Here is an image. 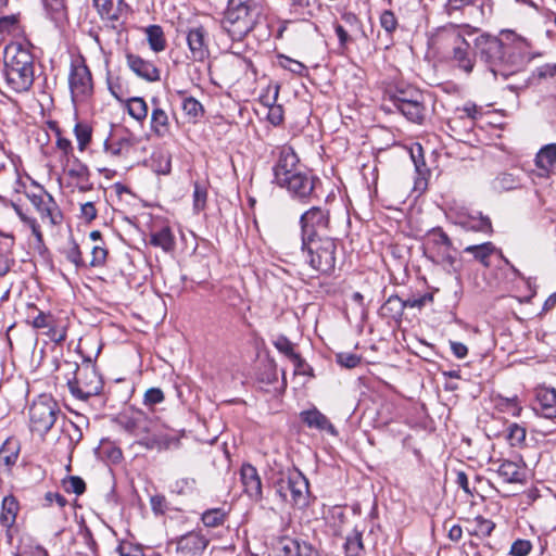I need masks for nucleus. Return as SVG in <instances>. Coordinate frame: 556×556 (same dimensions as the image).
<instances>
[{"label": "nucleus", "mask_w": 556, "mask_h": 556, "mask_svg": "<svg viewBox=\"0 0 556 556\" xmlns=\"http://www.w3.org/2000/svg\"><path fill=\"white\" fill-rule=\"evenodd\" d=\"M510 43H504L497 37L480 35L475 39L476 53L495 77L507 78L515 72L521 71L534 58L542 56L541 52H531L530 42L513 33H507Z\"/></svg>", "instance_id": "obj_1"}, {"label": "nucleus", "mask_w": 556, "mask_h": 556, "mask_svg": "<svg viewBox=\"0 0 556 556\" xmlns=\"http://www.w3.org/2000/svg\"><path fill=\"white\" fill-rule=\"evenodd\" d=\"M3 76L7 87L13 92H26L31 88L35 66L34 56L28 48L21 43H11L5 47Z\"/></svg>", "instance_id": "obj_2"}, {"label": "nucleus", "mask_w": 556, "mask_h": 556, "mask_svg": "<svg viewBox=\"0 0 556 556\" xmlns=\"http://www.w3.org/2000/svg\"><path fill=\"white\" fill-rule=\"evenodd\" d=\"M129 433L138 439L139 445L150 451L160 452L179 446L178 438L163 432L155 422L144 417L134 419Z\"/></svg>", "instance_id": "obj_3"}, {"label": "nucleus", "mask_w": 556, "mask_h": 556, "mask_svg": "<svg viewBox=\"0 0 556 556\" xmlns=\"http://www.w3.org/2000/svg\"><path fill=\"white\" fill-rule=\"evenodd\" d=\"M336 242L329 237L302 240V251L306 253L312 269L320 274H330L336 264Z\"/></svg>", "instance_id": "obj_4"}, {"label": "nucleus", "mask_w": 556, "mask_h": 556, "mask_svg": "<svg viewBox=\"0 0 556 556\" xmlns=\"http://www.w3.org/2000/svg\"><path fill=\"white\" fill-rule=\"evenodd\" d=\"M60 415L58 403L49 395H40L29 407L30 430L45 435L51 430Z\"/></svg>", "instance_id": "obj_5"}, {"label": "nucleus", "mask_w": 556, "mask_h": 556, "mask_svg": "<svg viewBox=\"0 0 556 556\" xmlns=\"http://www.w3.org/2000/svg\"><path fill=\"white\" fill-rule=\"evenodd\" d=\"M260 12L228 5L222 20L223 29L232 40H242L255 26Z\"/></svg>", "instance_id": "obj_6"}, {"label": "nucleus", "mask_w": 556, "mask_h": 556, "mask_svg": "<svg viewBox=\"0 0 556 556\" xmlns=\"http://www.w3.org/2000/svg\"><path fill=\"white\" fill-rule=\"evenodd\" d=\"M67 386L73 396L86 401L101 392L103 382L94 366L86 364L81 367L76 365L75 377L67 381Z\"/></svg>", "instance_id": "obj_7"}, {"label": "nucleus", "mask_w": 556, "mask_h": 556, "mask_svg": "<svg viewBox=\"0 0 556 556\" xmlns=\"http://www.w3.org/2000/svg\"><path fill=\"white\" fill-rule=\"evenodd\" d=\"M277 493L282 501L305 507L308 503V481L300 471H295L278 481Z\"/></svg>", "instance_id": "obj_8"}, {"label": "nucleus", "mask_w": 556, "mask_h": 556, "mask_svg": "<svg viewBox=\"0 0 556 556\" xmlns=\"http://www.w3.org/2000/svg\"><path fill=\"white\" fill-rule=\"evenodd\" d=\"M441 36L452 45V60L456 66L469 74L475 66V53L470 50L469 42L453 25L444 27Z\"/></svg>", "instance_id": "obj_9"}, {"label": "nucleus", "mask_w": 556, "mask_h": 556, "mask_svg": "<svg viewBox=\"0 0 556 556\" xmlns=\"http://www.w3.org/2000/svg\"><path fill=\"white\" fill-rule=\"evenodd\" d=\"M68 86L74 103H83L91 97L93 92L91 73L83 61L71 64Z\"/></svg>", "instance_id": "obj_10"}, {"label": "nucleus", "mask_w": 556, "mask_h": 556, "mask_svg": "<svg viewBox=\"0 0 556 556\" xmlns=\"http://www.w3.org/2000/svg\"><path fill=\"white\" fill-rule=\"evenodd\" d=\"M453 243L450 237L441 229L433 228L427 235V251L430 258L453 266L455 257L451 254Z\"/></svg>", "instance_id": "obj_11"}, {"label": "nucleus", "mask_w": 556, "mask_h": 556, "mask_svg": "<svg viewBox=\"0 0 556 556\" xmlns=\"http://www.w3.org/2000/svg\"><path fill=\"white\" fill-rule=\"evenodd\" d=\"M94 5L103 21L116 30L123 28L130 8L124 0H93Z\"/></svg>", "instance_id": "obj_12"}, {"label": "nucleus", "mask_w": 556, "mask_h": 556, "mask_svg": "<svg viewBox=\"0 0 556 556\" xmlns=\"http://www.w3.org/2000/svg\"><path fill=\"white\" fill-rule=\"evenodd\" d=\"M302 240L311 238H321L320 231L328 229L329 213L320 207L314 206L302 214L301 219Z\"/></svg>", "instance_id": "obj_13"}, {"label": "nucleus", "mask_w": 556, "mask_h": 556, "mask_svg": "<svg viewBox=\"0 0 556 556\" xmlns=\"http://www.w3.org/2000/svg\"><path fill=\"white\" fill-rule=\"evenodd\" d=\"M488 470L495 472L505 483H522L525 480L521 462L490 457Z\"/></svg>", "instance_id": "obj_14"}, {"label": "nucleus", "mask_w": 556, "mask_h": 556, "mask_svg": "<svg viewBox=\"0 0 556 556\" xmlns=\"http://www.w3.org/2000/svg\"><path fill=\"white\" fill-rule=\"evenodd\" d=\"M315 181V177L304 170H300L292 174L290 179L279 182L278 186L287 189L293 198L305 201L313 194Z\"/></svg>", "instance_id": "obj_15"}, {"label": "nucleus", "mask_w": 556, "mask_h": 556, "mask_svg": "<svg viewBox=\"0 0 556 556\" xmlns=\"http://www.w3.org/2000/svg\"><path fill=\"white\" fill-rule=\"evenodd\" d=\"M299 162L300 160L291 147H282L273 168L274 181L278 185L281 181H286V179H290L292 174L300 172Z\"/></svg>", "instance_id": "obj_16"}, {"label": "nucleus", "mask_w": 556, "mask_h": 556, "mask_svg": "<svg viewBox=\"0 0 556 556\" xmlns=\"http://www.w3.org/2000/svg\"><path fill=\"white\" fill-rule=\"evenodd\" d=\"M186 39L190 51L189 58L192 61L202 62L208 56L207 31L203 26L190 28Z\"/></svg>", "instance_id": "obj_17"}, {"label": "nucleus", "mask_w": 556, "mask_h": 556, "mask_svg": "<svg viewBox=\"0 0 556 556\" xmlns=\"http://www.w3.org/2000/svg\"><path fill=\"white\" fill-rule=\"evenodd\" d=\"M208 545V540L198 531H191L177 541L178 556H202Z\"/></svg>", "instance_id": "obj_18"}, {"label": "nucleus", "mask_w": 556, "mask_h": 556, "mask_svg": "<svg viewBox=\"0 0 556 556\" xmlns=\"http://www.w3.org/2000/svg\"><path fill=\"white\" fill-rule=\"evenodd\" d=\"M447 217L455 224L464 228L465 230L479 231V232H491L492 224L489 217H475L464 212H455L451 210Z\"/></svg>", "instance_id": "obj_19"}, {"label": "nucleus", "mask_w": 556, "mask_h": 556, "mask_svg": "<svg viewBox=\"0 0 556 556\" xmlns=\"http://www.w3.org/2000/svg\"><path fill=\"white\" fill-rule=\"evenodd\" d=\"M126 62L128 67L139 77L149 83H155L161 79V72L154 63L142 59L139 55L127 53Z\"/></svg>", "instance_id": "obj_20"}, {"label": "nucleus", "mask_w": 556, "mask_h": 556, "mask_svg": "<svg viewBox=\"0 0 556 556\" xmlns=\"http://www.w3.org/2000/svg\"><path fill=\"white\" fill-rule=\"evenodd\" d=\"M533 409L544 418H556V390L545 387L536 389Z\"/></svg>", "instance_id": "obj_21"}, {"label": "nucleus", "mask_w": 556, "mask_h": 556, "mask_svg": "<svg viewBox=\"0 0 556 556\" xmlns=\"http://www.w3.org/2000/svg\"><path fill=\"white\" fill-rule=\"evenodd\" d=\"M279 556H320L317 548L311 543L292 538H282L279 541Z\"/></svg>", "instance_id": "obj_22"}, {"label": "nucleus", "mask_w": 556, "mask_h": 556, "mask_svg": "<svg viewBox=\"0 0 556 556\" xmlns=\"http://www.w3.org/2000/svg\"><path fill=\"white\" fill-rule=\"evenodd\" d=\"M240 478L244 492L254 501L262 498V482L254 466L243 464L240 469Z\"/></svg>", "instance_id": "obj_23"}, {"label": "nucleus", "mask_w": 556, "mask_h": 556, "mask_svg": "<svg viewBox=\"0 0 556 556\" xmlns=\"http://www.w3.org/2000/svg\"><path fill=\"white\" fill-rule=\"evenodd\" d=\"M301 420L308 427L317 429L319 431H326L331 435H338V430L330 422L326 415L319 412L317 408L303 410L300 414Z\"/></svg>", "instance_id": "obj_24"}, {"label": "nucleus", "mask_w": 556, "mask_h": 556, "mask_svg": "<svg viewBox=\"0 0 556 556\" xmlns=\"http://www.w3.org/2000/svg\"><path fill=\"white\" fill-rule=\"evenodd\" d=\"M153 109L151 112L150 128L151 131L157 137H165L170 131V124L167 113L160 106V101L156 98L151 100Z\"/></svg>", "instance_id": "obj_25"}, {"label": "nucleus", "mask_w": 556, "mask_h": 556, "mask_svg": "<svg viewBox=\"0 0 556 556\" xmlns=\"http://www.w3.org/2000/svg\"><path fill=\"white\" fill-rule=\"evenodd\" d=\"M394 108L413 123L421 124L425 118V98L406 100L403 104L394 105Z\"/></svg>", "instance_id": "obj_26"}, {"label": "nucleus", "mask_w": 556, "mask_h": 556, "mask_svg": "<svg viewBox=\"0 0 556 556\" xmlns=\"http://www.w3.org/2000/svg\"><path fill=\"white\" fill-rule=\"evenodd\" d=\"M136 143L137 139L129 135L108 139L104 143V148L105 152L111 156H127Z\"/></svg>", "instance_id": "obj_27"}, {"label": "nucleus", "mask_w": 556, "mask_h": 556, "mask_svg": "<svg viewBox=\"0 0 556 556\" xmlns=\"http://www.w3.org/2000/svg\"><path fill=\"white\" fill-rule=\"evenodd\" d=\"M20 454V444L16 440H7L0 448V468L3 471H10L11 467L17 462Z\"/></svg>", "instance_id": "obj_28"}, {"label": "nucleus", "mask_w": 556, "mask_h": 556, "mask_svg": "<svg viewBox=\"0 0 556 556\" xmlns=\"http://www.w3.org/2000/svg\"><path fill=\"white\" fill-rule=\"evenodd\" d=\"M150 244L161 248L164 252H172L175 249V236L169 227L164 226L150 233Z\"/></svg>", "instance_id": "obj_29"}, {"label": "nucleus", "mask_w": 556, "mask_h": 556, "mask_svg": "<svg viewBox=\"0 0 556 556\" xmlns=\"http://www.w3.org/2000/svg\"><path fill=\"white\" fill-rule=\"evenodd\" d=\"M20 505L13 495L4 496L1 504L0 522L5 528H11L16 520Z\"/></svg>", "instance_id": "obj_30"}, {"label": "nucleus", "mask_w": 556, "mask_h": 556, "mask_svg": "<svg viewBox=\"0 0 556 556\" xmlns=\"http://www.w3.org/2000/svg\"><path fill=\"white\" fill-rule=\"evenodd\" d=\"M279 93V86H274V93L271 97H263L264 104L268 106L267 118L274 125L278 126L283 122V109L281 105L276 104Z\"/></svg>", "instance_id": "obj_31"}, {"label": "nucleus", "mask_w": 556, "mask_h": 556, "mask_svg": "<svg viewBox=\"0 0 556 556\" xmlns=\"http://www.w3.org/2000/svg\"><path fill=\"white\" fill-rule=\"evenodd\" d=\"M496 251L492 242L468 245L464 249L465 253L471 254L473 258L480 262L484 267L490 266V256Z\"/></svg>", "instance_id": "obj_32"}, {"label": "nucleus", "mask_w": 556, "mask_h": 556, "mask_svg": "<svg viewBox=\"0 0 556 556\" xmlns=\"http://www.w3.org/2000/svg\"><path fill=\"white\" fill-rule=\"evenodd\" d=\"M33 205L37 208L42 218H49L52 224H55L53 217V211L55 208V202L49 193L41 195L34 194L30 198Z\"/></svg>", "instance_id": "obj_33"}, {"label": "nucleus", "mask_w": 556, "mask_h": 556, "mask_svg": "<svg viewBox=\"0 0 556 556\" xmlns=\"http://www.w3.org/2000/svg\"><path fill=\"white\" fill-rule=\"evenodd\" d=\"M556 163V143H549L540 149L535 156V165L548 175Z\"/></svg>", "instance_id": "obj_34"}, {"label": "nucleus", "mask_w": 556, "mask_h": 556, "mask_svg": "<svg viewBox=\"0 0 556 556\" xmlns=\"http://www.w3.org/2000/svg\"><path fill=\"white\" fill-rule=\"evenodd\" d=\"M144 34L150 49L153 52H162L166 48V39L164 31L159 25H150L144 28Z\"/></svg>", "instance_id": "obj_35"}, {"label": "nucleus", "mask_w": 556, "mask_h": 556, "mask_svg": "<svg viewBox=\"0 0 556 556\" xmlns=\"http://www.w3.org/2000/svg\"><path fill=\"white\" fill-rule=\"evenodd\" d=\"M128 114L139 123H142L148 116V104L141 97H134L126 101Z\"/></svg>", "instance_id": "obj_36"}, {"label": "nucleus", "mask_w": 556, "mask_h": 556, "mask_svg": "<svg viewBox=\"0 0 556 556\" xmlns=\"http://www.w3.org/2000/svg\"><path fill=\"white\" fill-rule=\"evenodd\" d=\"M520 186V181L513 174L502 173L497 175L491 184V187L496 192L510 191Z\"/></svg>", "instance_id": "obj_37"}, {"label": "nucleus", "mask_w": 556, "mask_h": 556, "mask_svg": "<svg viewBox=\"0 0 556 556\" xmlns=\"http://www.w3.org/2000/svg\"><path fill=\"white\" fill-rule=\"evenodd\" d=\"M47 16L52 21H61L66 16L65 0H41Z\"/></svg>", "instance_id": "obj_38"}, {"label": "nucleus", "mask_w": 556, "mask_h": 556, "mask_svg": "<svg viewBox=\"0 0 556 556\" xmlns=\"http://www.w3.org/2000/svg\"><path fill=\"white\" fill-rule=\"evenodd\" d=\"M496 407L503 413H507L514 417H518L522 410L517 395L513 397L498 396L496 400Z\"/></svg>", "instance_id": "obj_39"}, {"label": "nucleus", "mask_w": 556, "mask_h": 556, "mask_svg": "<svg viewBox=\"0 0 556 556\" xmlns=\"http://www.w3.org/2000/svg\"><path fill=\"white\" fill-rule=\"evenodd\" d=\"M66 260L75 265L76 268L87 267V263L83 258L79 245L76 241L71 240L68 245L63 249Z\"/></svg>", "instance_id": "obj_40"}, {"label": "nucleus", "mask_w": 556, "mask_h": 556, "mask_svg": "<svg viewBox=\"0 0 556 556\" xmlns=\"http://www.w3.org/2000/svg\"><path fill=\"white\" fill-rule=\"evenodd\" d=\"M363 551L362 534L355 531L346 538L344 544L345 556H363Z\"/></svg>", "instance_id": "obj_41"}, {"label": "nucleus", "mask_w": 556, "mask_h": 556, "mask_svg": "<svg viewBox=\"0 0 556 556\" xmlns=\"http://www.w3.org/2000/svg\"><path fill=\"white\" fill-rule=\"evenodd\" d=\"M227 514L222 508L207 509L202 514V522L208 528L222 526L226 520Z\"/></svg>", "instance_id": "obj_42"}, {"label": "nucleus", "mask_w": 556, "mask_h": 556, "mask_svg": "<svg viewBox=\"0 0 556 556\" xmlns=\"http://www.w3.org/2000/svg\"><path fill=\"white\" fill-rule=\"evenodd\" d=\"M425 98L424 93L416 88L407 87L397 89L394 94L391 97V101L393 105L403 104L406 100H414V99H422Z\"/></svg>", "instance_id": "obj_43"}, {"label": "nucleus", "mask_w": 556, "mask_h": 556, "mask_svg": "<svg viewBox=\"0 0 556 556\" xmlns=\"http://www.w3.org/2000/svg\"><path fill=\"white\" fill-rule=\"evenodd\" d=\"M526 428L514 422L508 426L507 440L511 446H521L526 441Z\"/></svg>", "instance_id": "obj_44"}, {"label": "nucleus", "mask_w": 556, "mask_h": 556, "mask_svg": "<svg viewBox=\"0 0 556 556\" xmlns=\"http://www.w3.org/2000/svg\"><path fill=\"white\" fill-rule=\"evenodd\" d=\"M473 523V529L472 530H468L470 534H475V535H481V536H488L492 533L495 525L489 520V519H485L481 516H478L475 518V520L472 521Z\"/></svg>", "instance_id": "obj_45"}, {"label": "nucleus", "mask_w": 556, "mask_h": 556, "mask_svg": "<svg viewBox=\"0 0 556 556\" xmlns=\"http://www.w3.org/2000/svg\"><path fill=\"white\" fill-rule=\"evenodd\" d=\"M275 348L282 354H285L290 361L299 362V354L294 352L292 342L280 336L274 341Z\"/></svg>", "instance_id": "obj_46"}, {"label": "nucleus", "mask_w": 556, "mask_h": 556, "mask_svg": "<svg viewBox=\"0 0 556 556\" xmlns=\"http://www.w3.org/2000/svg\"><path fill=\"white\" fill-rule=\"evenodd\" d=\"M106 257H108V250H106L105 245L100 244V243L93 244L91 247V260L87 264V266L102 267L106 262Z\"/></svg>", "instance_id": "obj_47"}, {"label": "nucleus", "mask_w": 556, "mask_h": 556, "mask_svg": "<svg viewBox=\"0 0 556 556\" xmlns=\"http://www.w3.org/2000/svg\"><path fill=\"white\" fill-rule=\"evenodd\" d=\"M182 111L192 118H198L203 114L202 104L193 97H187L181 104Z\"/></svg>", "instance_id": "obj_48"}, {"label": "nucleus", "mask_w": 556, "mask_h": 556, "mask_svg": "<svg viewBox=\"0 0 556 556\" xmlns=\"http://www.w3.org/2000/svg\"><path fill=\"white\" fill-rule=\"evenodd\" d=\"M424 299H415L402 302V300L399 296H390L387 303L384 304V307L392 306V308H395L397 313H401L405 306L421 307L424 305Z\"/></svg>", "instance_id": "obj_49"}, {"label": "nucleus", "mask_w": 556, "mask_h": 556, "mask_svg": "<svg viewBox=\"0 0 556 556\" xmlns=\"http://www.w3.org/2000/svg\"><path fill=\"white\" fill-rule=\"evenodd\" d=\"M63 486L66 492H73L76 495H81L86 490L85 481L78 476H71L63 480Z\"/></svg>", "instance_id": "obj_50"}, {"label": "nucleus", "mask_w": 556, "mask_h": 556, "mask_svg": "<svg viewBox=\"0 0 556 556\" xmlns=\"http://www.w3.org/2000/svg\"><path fill=\"white\" fill-rule=\"evenodd\" d=\"M207 191L206 188L199 182L194 184L193 190V208L197 212L204 210L206 205Z\"/></svg>", "instance_id": "obj_51"}, {"label": "nucleus", "mask_w": 556, "mask_h": 556, "mask_svg": "<svg viewBox=\"0 0 556 556\" xmlns=\"http://www.w3.org/2000/svg\"><path fill=\"white\" fill-rule=\"evenodd\" d=\"M397 18L391 10H384L380 15V26L388 33L392 34L397 28Z\"/></svg>", "instance_id": "obj_52"}, {"label": "nucleus", "mask_w": 556, "mask_h": 556, "mask_svg": "<svg viewBox=\"0 0 556 556\" xmlns=\"http://www.w3.org/2000/svg\"><path fill=\"white\" fill-rule=\"evenodd\" d=\"M74 132L78 141L79 149L84 150L91 139V130L89 126L85 124H76Z\"/></svg>", "instance_id": "obj_53"}, {"label": "nucleus", "mask_w": 556, "mask_h": 556, "mask_svg": "<svg viewBox=\"0 0 556 556\" xmlns=\"http://www.w3.org/2000/svg\"><path fill=\"white\" fill-rule=\"evenodd\" d=\"M336 359L338 364L345 368H355L361 363V356L349 352L338 353Z\"/></svg>", "instance_id": "obj_54"}, {"label": "nucleus", "mask_w": 556, "mask_h": 556, "mask_svg": "<svg viewBox=\"0 0 556 556\" xmlns=\"http://www.w3.org/2000/svg\"><path fill=\"white\" fill-rule=\"evenodd\" d=\"M532 548V544L528 540H516L511 546L509 554L513 556H527Z\"/></svg>", "instance_id": "obj_55"}, {"label": "nucleus", "mask_w": 556, "mask_h": 556, "mask_svg": "<svg viewBox=\"0 0 556 556\" xmlns=\"http://www.w3.org/2000/svg\"><path fill=\"white\" fill-rule=\"evenodd\" d=\"M13 208L16 212V214L18 215V217L21 218V220L31 229L33 233L36 237L40 238L41 232H40V229H39V226H38L36 219L25 215L23 213L22 208L16 204H13Z\"/></svg>", "instance_id": "obj_56"}, {"label": "nucleus", "mask_w": 556, "mask_h": 556, "mask_svg": "<svg viewBox=\"0 0 556 556\" xmlns=\"http://www.w3.org/2000/svg\"><path fill=\"white\" fill-rule=\"evenodd\" d=\"M30 318V316H28ZM52 316L50 314H46L41 311H38L37 315L33 317L31 320L27 319V321L34 327V328H48L51 325Z\"/></svg>", "instance_id": "obj_57"}, {"label": "nucleus", "mask_w": 556, "mask_h": 556, "mask_svg": "<svg viewBox=\"0 0 556 556\" xmlns=\"http://www.w3.org/2000/svg\"><path fill=\"white\" fill-rule=\"evenodd\" d=\"M195 480L193 478H180L173 484V491L178 494H184L191 491L194 486Z\"/></svg>", "instance_id": "obj_58"}, {"label": "nucleus", "mask_w": 556, "mask_h": 556, "mask_svg": "<svg viewBox=\"0 0 556 556\" xmlns=\"http://www.w3.org/2000/svg\"><path fill=\"white\" fill-rule=\"evenodd\" d=\"M62 430L68 434L71 442L77 443L81 439L79 428L71 420L63 421Z\"/></svg>", "instance_id": "obj_59"}, {"label": "nucleus", "mask_w": 556, "mask_h": 556, "mask_svg": "<svg viewBox=\"0 0 556 556\" xmlns=\"http://www.w3.org/2000/svg\"><path fill=\"white\" fill-rule=\"evenodd\" d=\"M164 401V393L159 388H151L144 393V403L148 405L159 404Z\"/></svg>", "instance_id": "obj_60"}, {"label": "nucleus", "mask_w": 556, "mask_h": 556, "mask_svg": "<svg viewBox=\"0 0 556 556\" xmlns=\"http://www.w3.org/2000/svg\"><path fill=\"white\" fill-rule=\"evenodd\" d=\"M98 215L93 202H86L80 205V216L88 223L92 222Z\"/></svg>", "instance_id": "obj_61"}, {"label": "nucleus", "mask_w": 556, "mask_h": 556, "mask_svg": "<svg viewBox=\"0 0 556 556\" xmlns=\"http://www.w3.org/2000/svg\"><path fill=\"white\" fill-rule=\"evenodd\" d=\"M478 0H448L446 4V11L448 14L452 13V11H459L464 8L475 5Z\"/></svg>", "instance_id": "obj_62"}, {"label": "nucleus", "mask_w": 556, "mask_h": 556, "mask_svg": "<svg viewBox=\"0 0 556 556\" xmlns=\"http://www.w3.org/2000/svg\"><path fill=\"white\" fill-rule=\"evenodd\" d=\"M228 5L244 8L247 10H253L254 12L261 13V8L256 0H229Z\"/></svg>", "instance_id": "obj_63"}, {"label": "nucleus", "mask_w": 556, "mask_h": 556, "mask_svg": "<svg viewBox=\"0 0 556 556\" xmlns=\"http://www.w3.org/2000/svg\"><path fill=\"white\" fill-rule=\"evenodd\" d=\"M282 65L285 68L298 75H303L306 71V67L301 62L290 58H285V63H282Z\"/></svg>", "instance_id": "obj_64"}]
</instances>
